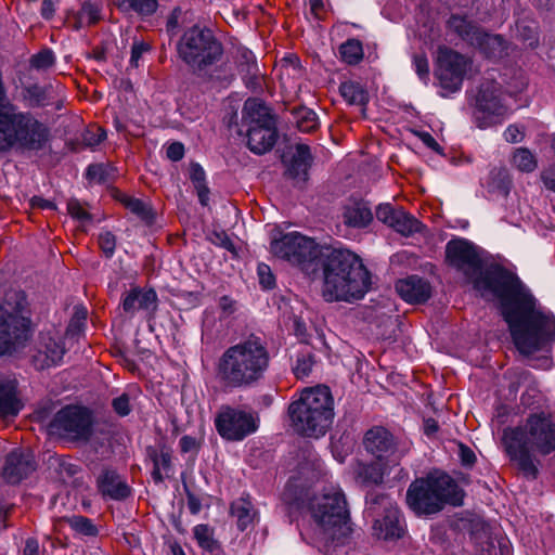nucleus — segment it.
I'll return each mask as SVG.
<instances>
[{
    "label": "nucleus",
    "mask_w": 555,
    "mask_h": 555,
    "mask_svg": "<svg viewBox=\"0 0 555 555\" xmlns=\"http://www.w3.org/2000/svg\"><path fill=\"white\" fill-rule=\"evenodd\" d=\"M392 229L398 233L408 236L420 230V222L413 216L401 209Z\"/></svg>",
    "instance_id": "36"
},
{
    "label": "nucleus",
    "mask_w": 555,
    "mask_h": 555,
    "mask_svg": "<svg viewBox=\"0 0 555 555\" xmlns=\"http://www.w3.org/2000/svg\"><path fill=\"white\" fill-rule=\"evenodd\" d=\"M149 50H150V46L147 43H145V42H135L132 46V49H131V57H130L131 65L138 67L139 66V61H140L142 54L145 53Z\"/></svg>",
    "instance_id": "51"
},
{
    "label": "nucleus",
    "mask_w": 555,
    "mask_h": 555,
    "mask_svg": "<svg viewBox=\"0 0 555 555\" xmlns=\"http://www.w3.org/2000/svg\"><path fill=\"white\" fill-rule=\"evenodd\" d=\"M54 9L53 4L50 0H43L42 8H41V14L44 18L50 20L53 16Z\"/></svg>",
    "instance_id": "62"
},
{
    "label": "nucleus",
    "mask_w": 555,
    "mask_h": 555,
    "mask_svg": "<svg viewBox=\"0 0 555 555\" xmlns=\"http://www.w3.org/2000/svg\"><path fill=\"white\" fill-rule=\"evenodd\" d=\"M35 469L33 454L29 451L15 449L5 456L2 476L9 483H18Z\"/></svg>",
    "instance_id": "20"
},
{
    "label": "nucleus",
    "mask_w": 555,
    "mask_h": 555,
    "mask_svg": "<svg viewBox=\"0 0 555 555\" xmlns=\"http://www.w3.org/2000/svg\"><path fill=\"white\" fill-rule=\"evenodd\" d=\"M55 62V55L52 50L44 49L34 54L30 59V65L38 70H46L50 68Z\"/></svg>",
    "instance_id": "40"
},
{
    "label": "nucleus",
    "mask_w": 555,
    "mask_h": 555,
    "mask_svg": "<svg viewBox=\"0 0 555 555\" xmlns=\"http://www.w3.org/2000/svg\"><path fill=\"white\" fill-rule=\"evenodd\" d=\"M308 509L320 533L327 541L345 543L352 532L346 498L338 487H331L309 501Z\"/></svg>",
    "instance_id": "7"
},
{
    "label": "nucleus",
    "mask_w": 555,
    "mask_h": 555,
    "mask_svg": "<svg viewBox=\"0 0 555 555\" xmlns=\"http://www.w3.org/2000/svg\"><path fill=\"white\" fill-rule=\"evenodd\" d=\"M166 154L170 160L178 162L184 156V146L180 142H173L167 147Z\"/></svg>",
    "instance_id": "54"
},
{
    "label": "nucleus",
    "mask_w": 555,
    "mask_h": 555,
    "mask_svg": "<svg viewBox=\"0 0 555 555\" xmlns=\"http://www.w3.org/2000/svg\"><path fill=\"white\" fill-rule=\"evenodd\" d=\"M269 362L263 341L250 336L223 351L217 363V376L225 388L251 387L263 378Z\"/></svg>",
    "instance_id": "3"
},
{
    "label": "nucleus",
    "mask_w": 555,
    "mask_h": 555,
    "mask_svg": "<svg viewBox=\"0 0 555 555\" xmlns=\"http://www.w3.org/2000/svg\"><path fill=\"white\" fill-rule=\"evenodd\" d=\"M446 257L448 263L462 272L469 282L480 273L481 258L476 247L464 238L450 241L446 246Z\"/></svg>",
    "instance_id": "16"
},
{
    "label": "nucleus",
    "mask_w": 555,
    "mask_h": 555,
    "mask_svg": "<svg viewBox=\"0 0 555 555\" xmlns=\"http://www.w3.org/2000/svg\"><path fill=\"white\" fill-rule=\"evenodd\" d=\"M462 503L463 492L457 483L440 472L416 478L406 490V504L417 516H430L447 504L459 506Z\"/></svg>",
    "instance_id": "5"
},
{
    "label": "nucleus",
    "mask_w": 555,
    "mask_h": 555,
    "mask_svg": "<svg viewBox=\"0 0 555 555\" xmlns=\"http://www.w3.org/2000/svg\"><path fill=\"white\" fill-rule=\"evenodd\" d=\"M542 181L544 185L548 189L555 192V165L551 166L550 168L545 169L541 173Z\"/></svg>",
    "instance_id": "56"
},
{
    "label": "nucleus",
    "mask_w": 555,
    "mask_h": 555,
    "mask_svg": "<svg viewBox=\"0 0 555 555\" xmlns=\"http://www.w3.org/2000/svg\"><path fill=\"white\" fill-rule=\"evenodd\" d=\"M312 370V362L310 359H298L294 372L298 378H304L309 375Z\"/></svg>",
    "instance_id": "53"
},
{
    "label": "nucleus",
    "mask_w": 555,
    "mask_h": 555,
    "mask_svg": "<svg viewBox=\"0 0 555 555\" xmlns=\"http://www.w3.org/2000/svg\"><path fill=\"white\" fill-rule=\"evenodd\" d=\"M413 65L418 77L426 81L429 76V64L428 60L424 54H415L413 56Z\"/></svg>",
    "instance_id": "46"
},
{
    "label": "nucleus",
    "mask_w": 555,
    "mask_h": 555,
    "mask_svg": "<svg viewBox=\"0 0 555 555\" xmlns=\"http://www.w3.org/2000/svg\"><path fill=\"white\" fill-rule=\"evenodd\" d=\"M344 223L351 228H365L373 220L370 207L363 202L347 205L343 212Z\"/></svg>",
    "instance_id": "27"
},
{
    "label": "nucleus",
    "mask_w": 555,
    "mask_h": 555,
    "mask_svg": "<svg viewBox=\"0 0 555 555\" xmlns=\"http://www.w3.org/2000/svg\"><path fill=\"white\" fill-rule=\"evenodd\" d=\"M197 191V196L203 206H206L208 204V193L209 190L205 184L196 185L195 186Z\"/></svg>",
    "instance_id": "61"
},
{
    "label": "nucleus",
    "mask_w": 555,
    "mask_h": 555,
    "mask_svg": "<svg viewBox=\"0 0 555 555\" xmlns=\"http://www.w3.org/2000/svg\"><path fill=\"white\" fill-rule=\"evenodd\" d=\"M257 272L259 282L263 288L269 289L274 286L275 280L269 266L264 263L258 264Z\"/></svg>",
    "instance_id": "48"
},
{
    "label": "nucleus",
    "mask_w": 555,
    "mask_h": 555,
    "mask_svg": "<svg viewBox=\"0 0 555 555\" xmlns=\"http://www.w3.org/2000/svg\"><path fill=\"white\" fill-rule=\"evenodd\" d=\"M339 53L347 64H358L363 59L362 43L358 39H348L340 46Z\"/></svg>",
    "instance_id": "34"
},
{
    "label": "nucleus",
    "mask_w": 555,
    "mask_h": 555,
    "mask_svg": "<svg viewBox=\"0 0 555 555\" xmlns=\"http://www.w3.org/2000/svg\"><path fill=\"white\" fill-rule=\"evenodd\" d=\"M340 95L350 105L364 107L369 102L367 91L356 81H344L339 86Z\"/></svg>",
    "instance_id": "30"
},
{
    "label": "nucleus",
    "mask_w": 555,
    "mask_h": 555,
    "mask_svg": "<svg viewBox=\"0 0 555 555\" xmlns=\"http://www.w3.org/2000/svg\"><path fill=\"white\" fill-rule=\"evenodd\" d=\"M215 426L218 434L230 441L243 440L258 428L251 413L231 406L221 408L215 418Z\"/></svg>",
    "instance_id": "13"
},
{
    "label": "nucleus",
    "mask_w": 555,
    "mask_h": 555,
    "mask_svg": "<svg viewBox=\"0 0 555 555\" xmlns=\"http://www.w3.org/2000/svg\"><path fill=\"white\" fill-rule=\"evenodd\" d=\"M323 270L322 295L326 301H353L371 287V274L361 258L343 248H325L320 264Z\"/></svg>",
    "instance_id": "2"
},
{
    "label": "nucleus",
    "mask_w": 555,
    "mask_h": 555,
    "mask_svg": "<svg viewBox=\"0 0 555 555\" xmlns=\"http://www.w3.org/2000/svg\"><path fill=\"white\" fill-rule=\"evenodd\" d=\"M482 297L502 300L504 319L520 353L530 356L555 340V318L543 312L521 281L499 267L477 273L470 281Z\"/></svg>",
    "instance_id": "1"
},
{
    "label": "nucleus",
    "mask_w": 555,
    "mask_h": 555,
    "mask_svg": "<svg viewBox=\"0 0 555 555\" xmlns=\"http://www.w3.org/2000/svg\"><path fill=\"white\" fill-rule=\"evenodd\" d=\"M102 0H87L80 10L74 15V28L80 29L96 24L101 18Z\"/></svg>",
    "instance_id": "29"
},
{
    "label": "nucleus",
    "mask_w": 555,
    "mask_h": 555,
    "mask_svg": "<svg viewBox=\"0 0 555 555\" xmlns=\"http://www.w3.org/2000/svg\"><path fill=\"white\" fill-rule=\"evenodd\" d=\"M503 443L511 460L527 476L535 478L538 468L531 453L547 455L555 450V423L544 414L532 415L525 427L505 429Z\"/></svg>",
    "instance_id": "4"
},
{
    "label": "nucleus",
    "mask_w": 555,
    "mask_h": 555,
    "mask_svg": "<svg viewBox=\"0 0 555 555\" xmlns=\"http://www.w3.org/2000/svg\"><path fill=\"white\" fill-rule=\"evenodd\" d=\"M30 311L26 295L11 289L0 305V357L23 348L30 335Z\"/></svg>",
    "instance_id": "8"
},
{
    "label": "nucleus",
    "mask_w": 555,
    "mask_h": 555,
    "mask_svg": "<svg viewBox=\"0 0 555 555\" xmlns=\"http://www.w3.org/2000/svg\"><path fill=\"white\" fill-rule=\"evenodd\" d=\"M365 450L379 461L396 465L403 457L404 451L397 446L392 434L382 426H375L365 433Z\"/></svg>",
    "instance_id": "18"
},
{
    "label": "nucleus",
    "mask_w": 555,
    "mask_h": 555,
    "mask_svg": "<svg viewBox=\"0 0 555 555\" xmlns=\"http://www.w3.org/2000/svg\"><path fill=\"white\" fill-rule=\"evenodd\" d=\"M113 408L120 416H126L130 413L129 398L127 395H121L113 400Z\"/></svg>",
    "instance_id": "50"
},
{
    "label": "nucleus",
    "mask_w": 555,
    "mask_h": 555,
    "mask_svg": "<svg viewBox=\"0 0 555 555\" xmlns=\"http://www.w3.org/2000/svg\"><path fill=\"white\" fill-rule=\"evenodd\" d=\"M449 28L456 33L462 39L473 46L487 50L488 46L504 48V40L499 35H489L483 33L478 26L467 21L464 16L452 15L448 21Z\"/></svg>",
    "instance_id": "19"
},
{
    "label": "nucleus",
    "mask_w": 555,
    "mask_h": 555,
    "mask_svg": "<svg viewBox=\"0 0 555 555\" xmlns=\"http://www.w3.org/2000/svg\"><path fill=\"white\" fill-rule=\"evenodd\" d=\"M367 514L374 518L373 534L382 540L402 537L404 529L397 504L387 495H376L367 507Z\"/></svg>",
    "instance_id": "12"
},
{
    "label": "nucleus",
    "mask_w": 555,
    "mask_h": 555,
    "mask_svg": "<svg viewBox=\"0 0 555 555\" xmlns=\"http://www.w3.org/2000/svg\"><path fill=\"white\" fill-rule=\"evenodd\" d=\"M504 138L509 143H517L522 140L524 132L518 126L511 125L504 131Z\"/></svg>",
    "instance_id": "55"
},
{
    "label": "nucleus",
    "mask_w": 555,
    "mask_h": 555,
    "mask_svg": "<svg viewBox=\"0 0 555 555\" xmlns=\"http://www.w3.org/2000/svg\"><path fill=\"white\" fill-rule=\"evenodd\" d=\"M310 159L311 155L309 146L301 143L297 144L288 167L289 176L298 182H305L308 176Z\"/></svg>",
    "instance_id": "28"
},
{
    "label": "nucleus",
    "mask_w": 555,
    "mask_h": 555,
    "mask_svg": "<svg viewBox=\"0 0 555 555\" xmlns=\"http://www.w3.org/2000/svg\"><path fill=\"white\" fill-rule=\"evenodd\" d=\"M66 521L77 533L87 537H94L98 533L96 527L93 525L92 520L87 517L75 515L67 518Z\"/></svg>",
    "instance_id": "38"
},
{
    "label": "nucleus",
    "mask_w": 555,
    "mask_h": 555,
    "mask_svg": "<svg viewBox=\"0 0 555 555\" xmlns=\"http://www.w3.org/2000/svg\"><path fill=\"white\" fill-rule=\"evenodd\" d=\"M396 291L404 301L410 304L424 302L431 294L429 283L415 275L399 280L396 283Z\"/></svg>",
    "instance_id": "23"
},
{
    "label": "nucleus",
    "mask_w": 555,
    "mask_h": 555,
    "mask_svg": "<svg viewBox=\"0 0 555 555\" xmlns=\"http://www.w3.org/2000/svg\"><path fill=\"white\" fill-rule=\"evenodd\" d=\"M34 205L40 207V208H43V209H55V205L51 202V201H48V199H43V198H34Z\"/></svg>",
    "instance_id": "64"
},
{
    "label": "nucleus",
    "mask_w": 555,
    "mask_h": 555,
    "mask_svg": "<svg viewBox=\"0 0 555 555\" xmlns=\"http://www.w3.org/2000/svg\"><path fill=\"white\" fill-rule=\"evenodd\" d=\"M468 60L456 51L440 47L437 52L435 75L443 89L449 92L460 90Z\"/></svg>",
    "instance_id": "14"
},
{
    "label": "nucleus",
    "mask_w": 555,
    "mask_h": 555,
    "mask_svg": "<svg viewBox=\"0 0 555 555\" xmlns=\"http://www.w3.org/2000/svg\"><path fill=\"white\" fill-rule=\"evenodd\" d=\"M177 52L194 73L201 74L220 61L223 47L211 29L195 25L183 33Z\"/></svg>",
    "instance_id": "9"
},
{
    "label": "nucleus",
    "mask_w": 555,
    "mask_h": 555,
    "mask_svg": "<svg viewBox=\"0 0 555 555\" xmlns=\"http://www.w3.org/2000/svg\"><path fill=\"white\" fill-rule=\"evenodd\" d=\"M384 473L376 464H361L358 467V478L366 485L379 483L383 480Z\"/></svg>",
    "instance_id": "37"
},
{
    "label": "nucleus",
    "mask_w": 555,
    "mask_h": 555,
    "mask_svg": "<svg viewBox=\"0 0 555 555\" xmlns=\"http://www.w3.org/2000/svg\"><path fill=\"white\" fill-rule=\"evenodd\" d=\"M117 7L125 13H135L145 17L154 14L158 8L157 0H117Z\"/></svg>",
    "instance_id": "31"
},
{
    "label": "nucleus",
    "mask_w": 555,
    "mask_h": 555,
    "mask_svg": "<svg viewBox=\"0 0 555 555\" xmlns=\"http://www.w3.org/2000/svg\"><path fill=\"white\" fill-rule=\"evenodd\" d=\"M244 116L249 119L247 131L249 150L259 155L270 151L278 135L269 108L257 100H248L244 105Z\"/></svg>",
    "instance_id": "11"
},
{
    "label": "nucleus",
    "mask_w": 555,
    "mask_h": 555,
    "mask_svg": "<svg viewBox=\"0 0 555 555\" xmlns=\"http://www.w3.org/2000/svg\"><path fill=\"white\" fill-rule=\"evenodd\" d=\"M99 245H100L101 249L103 250V253L107 257H111L114 254L115 246H116V240H115L114 234L108 231L102 232L99 235Z\"/></svg>",
    "instance_id": "47"
},
{
    "label": "nucleus",
    "mask_w": 555,
    "mask_h": 555,
    "mask_svg": "<svg viewBox=\"0 0 555 555\" xmlns=\"http://www.w3.org/2000/svg\"><path fill=\"white\" fill-rule=\"evenodd\" d=\"M191 180L195 186L205 184V171L198 164L193 165L191 168Z\"/></svg>",
    "instance_id": "57"
},
{
    "label": "nucleus",
    "mask_w": 555,
    "mask_h": 555,
    "mask_svg": "<svg viewBox=\"0 0 555 555\" xmlns=\"http://www.w3.org/2000/svg\"><path fill=\"white\" fill-rule=\"evenodd\" d=\"M327 246H319L312 238L292 232L271 241V253L281 259L299 266L307 274L313 273L323 259Z\"/></svg>",
    "instance_id": "10"
},
{
    "label": "nucleus",
    "mask_w": 555,
    "mask_h": 555,
    "mask_svg": "<svg viewBox=\"0 0 555 555\" xmlns=\"http://www.w3.org/2000/svg\"><path fill=\"white\" fill-rule=\"evenodd\" d=\"M91 415L88 410L67 405L61 409L53 422L52 427L59 435L70 439H87L91 434Z\"/></svg>",
    "instance_id": "15"
},
{
    "label": "nucleus",
    "mask_w": 555,
    "mask_h": 555,
    "mask_svg": "<svg viewBox=\"0 0 555 555\" xmlns=\"http://www.w3.org/2000/svg\"><path fill=\"white\" fill-rule=\"evenodd\" d=\"M182 16L181 8H175L167 17L166 28L168 33H176Z\"/></svg>",
    "instance_id": "52"
},
{
    "label": "nucleus",
    "mask_w": 555,
    "mask_h": 555,
    "mask_svg": "<svg viewBox=\"0 0 555 555\" xmlns=\"http://www.w3.org/2000/svg\"><path fill=\"white\" fill-rule=\"evenodd\" d=\"M231 513L236 517L237 526L242 531L253 524L256 516L251 502L244 498L238 499L232 504Z\"/></svg>",
    "instance_id": "32"
},
{
    "label": "nucleus",
    "mask_w": 555,
    "mask_h": 555,
    "mask_svg": "<svg viewBox=\"0 0 555 555\" xmlns=\"http://www.w3.org/2000/svg\"><path fill=\"white\" fill-rule=\"evenodd\" d=\"M22 408L17 379L0 374V416H16Z\"/></svg>",
    "instance_id": "21"
},
{
    "label": "nucleus",
    "mask_w": 555,
    "mask_h": 555,
    "mask_svg": "<svg viewBox=\"0 0 555 555\" xmlns=\"http://www.w3.org/2000/svg\"><path fill=\"white\" fill-rule=\"evenodd\" d=\"M512 163L524 172H532L538 165L535 156L525 147H519L514 152Z\"/></svg>",
    "instance_id": "35"
},
{
    "label": "nucleus",
    "mask_w": 555,
    "mask_h": 555,
    "mask_svg": "<svg viewBox=\"0 0 555 555\" xmlns=\"http://www.w3.org/2000/svg\"><path fill=\"white\" fill-rule=\"evenodd\" d=\"M507 109L502 103L498 83H485L477 96L475 119L479 128H487L500 121Z\"/></svg>",
    "instance_id": "17"
},
{
    "label": "nucleus",
    "mask_w": 555,
    "mask_h": 555,
    "mask_svg": "<svg viewBox=\"0 0 555 555\" xmlns=\"http://www.w3.org/2000/svg\"><path fill=\"white\" fill-rule=\"evenodd\" d=\"M86 177L91 182L102 183L107 179V169L102 164H93L88 166Z\"/></svg>",
    "instance_id": "45"
},
{
    "label": "nucleus",
    "mask_w": 555,
    "mask_h": 555,
    "mask_svg": "<svg viewBox=\"0 0 555 555\" xmlns=\"http://www.w3.org/2000/svg\"><path fill=\"white\" fill-rule=\"evenodd\" d=\"M194 538L198 545L208 552H215L220 550V545L214 538V531L208 525H197L193 529Z\"/></svg>",
    "instance_id": "33"
},
{
    "label": "nucleus",
    "mask_w": 555,
    "mask_h": 555,
    "mask_svg": "<svg viewBox=\"0 0 555 555\" xmlns=\"http://www.w3.org/2000/svg\"><path fill=\"white\" fill-rule=\"evenodd\" d=\"M64 353L65 348L61 341L51 336H41L33 362L38 370L49 369L59 365Z\"/></svg>",
    "instance_id": "22"
},
{
    "label": "nucleus",
    "mask_w": 555,
    "mask_h": 555,
    "mask_svg": "<svg viewBox=\"0 0 555 555\" xmlns=\"http://www.w3.org/2000/svg\"><path fill=\"white\" fill-rule=\"evenodd\" d=\"M120 201L127 209L135 214L140 219L147 221L152 218L151 209L141 199L124 195Z\"/></svg>",
    "instance_id": "39"
},
{
    "label": "nucleus",
    "mask_w": 555,
    "mask_h": 555,
    "mask_svg": "<svg viewBox=\"0 0 555 555\" xmlns=\"http://www.w3.org/2000/svg\"><path fill=\"white\" fill-rule=\"evenodd\" d=\"M333 397L326 386L305 389L288 408L294 430L307 437L325 435L334 417Z\"/></svg>",
    "instance_id": "6"
},
{
    "label": "nucleus",
    "mask_w": 555,
    "mask_h": 555,
    "mask_svg": "<svg viewBox=\"0 0 555 555\" xmlns=\"http://www.w3.org/2000/svg\"><path fill=\"white\" fill-rule=\"evenodd\" d=\"M67 211L72 218L78 220L81 223L91 221V215L83 208V206L77 199L68 201Z\"/></svg>",
    "instance_id": "43"
},
{
    "label": "nucleus",
    "mask_w": 555,
    "mask_h": 555,
    "mask_svg": "<svg viewBox=\"0 0 555 555\" xmlns=\"http://www.w3.org/2000/svg\"><path fill=\"white\" fill-rule=\"evenodd\" d=\"M106 138V132L101 127L89 128L83 133V143L87 146L95 147Z\"/></svg>",
    "instance_id": "44"
},
{
    "label": "nucleus",
    "mask_w": 555,
    "mask_h": 555,
    "mask_svg": "<svg viewBox=\"0 0 555 555\" xmlns=\"http://www.w3.org/2000/svg\"><path fill=\"white\" fill-rule=\"evenodd\" d=\"M23 555H39L38 542L36 540L28 539L26 541Z\"/></svg>",
    "instance_id": "60"
},
{
    "label": "nucleus",
    "mask_w": 555,
    "mask_h": 555,
    "mask_svg": "<svg viewBox=\"0 0 555 555\" xmlns=\"http://www.w3.org/2000/svg\"><path fill=\"white\" fill-rule=\"evenodd\" d=\"M460 456H461L462 463L465 465H472L476 461L475 453L468 447H465L464 444H460Z\"/></svg>",
    "instance_id": "58"
},
{
    "label": "nucleus",
    "mask_w": 555,
    "mask_h": 555,
    "mask_svg": "<svg viewBox=\"0 0 555 555\" xmlns=\"http://www.w3.org/2000/svg\"><path fill=\"white\" fill-rule=\"evenodd\" d=\"M153 462H154V468H153V472H152L153 479L156 482H162L163 481V475H162V468L159 467V461H158V459H153Z\"/></svg>",
    "instance_id": "63"
},
{
    "label": "nucleus",
    "mask_w": 555,
    "mask_h": 555,
    "mask_svg": "<svg viewBox=\"0 0 555 555\" xmlns=\"http://www.w3.org/2000/svg\"><path fill=\"white\" fill-rule=\"evenodd\" d=\"M59 88L60 86L54 87L53 85H30L22 89L21 98L26 107H44L53 104L55 100L56 89Z\"/></svg>",
    "instance_id": "26"
},
{
    "label": "nucleus",
    "mask_w": 555,
    "mask_h": 555,
    "mask_svg": "<svg viewBox=\"0 0 555 555\" xmlns=\"http://www.w3.org/2000/svg\"><path fill=\"white\" fill-rule=\"evenodd\" d=\"M157 307V295L153 289L132 288L122 299L125 312L133 314L139 310L154 312Z\"/></svg>",
    "instance_id": "25"
},
{
    "label": "nucleus",
    "mask_w": 555,
    "mask_h": 555,
    "mask_svg": "<svg viewBox=\"0 0 555 555\" xmlns=\"http://www.w3.org/2000/svg\"><path fill=\"white\" fill-rule=\"evenodd\" d=\"M96 482L102 495L113 500H124L130 494L129 486L115 470L104 469Z\"/></svg>",
    "instance_id": "24"
},
{
    "label": "nucleus",
    "mask_w": 555,
    "mask_h": 555,
    "mask_svg": "<svg viewBox=\"0 0 555 555\" xmlns=\"http://www.w3.org/2000/svg\"><path fill=\"white\" fill-rule=\"evenodd\" d=\"M438 423L436 420L429 417L424 421V433L426 436L430 437L438 431Z\"/></svg>",
    "instance_id": "59"
},
{
    "label": "nucleus",
    "mask_w": 555,
    "mask_h": 555,
    "mask_svg": "<svg viewBox=\"0 0 555 555\" xmlns=\"http://www.w3.org/2000/svg\"><path fill=\"white\" fill-rule=\"evenodd\" d=\"M296 124L301 132H311L319 125L317 114L310 109H301L298 113Z\"/></svg>",
    "instance_id": "41"
},
{
    "label": "nucleus",
    "mask_w": 555,
    "mask_h": 555,
    "mask_svg": "<svg viewBox=\"0 0 555 555\" xmlns=\"http://www.w3.org/2000/svg\"><path fill=\"white\" fill-rule=\"evenodd\" d=\"M180 450L182 453H195L199 448V442L192 436H183L179 441Z\"/></svg>",
    "instance_id": "49"
},
{
    "label": "nucleus",
    "mask_w": 555,
    "mask_h": 555,
    "mask_svg": "<svg viewBox=\"0 0 555 555\" xmlns=\"http://www.w3.org/2000/svg\"><path fill=\"white\" fill-rule=\"evenodd\" d=\"M401 208H396L390 204H382L376 209V218L388 227L392 228L398 218Z\"/></svg>",
    "instance_id": "42"
}]
</instances>
